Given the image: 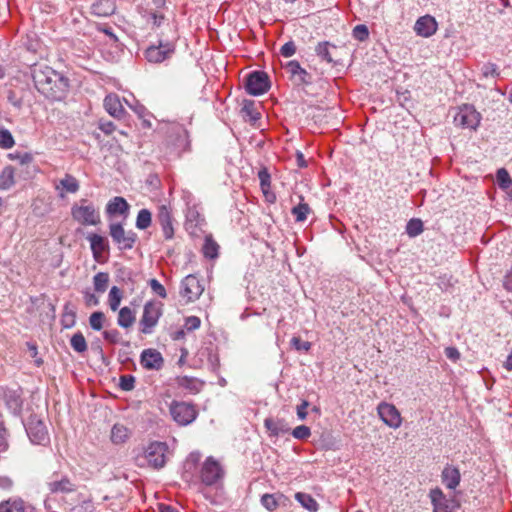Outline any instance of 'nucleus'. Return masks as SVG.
<instances>
[{
    "label": "nucleus",
    "instance_id": "obj_55",
    "mask_svg": "<svg viewBox=\"0 0 512 512\" xmlns=\"http://www.w3.org/2000/svg\"><path fill=\"white\" fill-rule=\"evenodd\" d=\"M84 300L88 306H97L99 304L98 297L90 291L84 292Z\"/></svg>",
    "mask_w": 512,
    "mask_h": 512
},
{
    "label": "nucleus",
    "instance_id": "obj_47",
    "mask_svg": "<svg viewBox=\"0 0 512 512\" xmlns=\"http://www.w3.org/2000/svg\"><path fill=\"white\" fill-rule=\"evenodd\" d=\"M135 378L131 375L120 377V388L124 391H130L134 388Z\"/></svg>",
    "mask_w": 512,
    "mask_h": 512
},
{
    "label": "nucleus",
    "instance_id": "obj_12",
    "mask_svg": "<svg viewBox=\"0 0 512 512\" xmlns=\"http://www.w3.org/2000/svg\"><path fill=\"white\" fill-rule=\"evenodd\" d=\"M175 46L170 42H160L158 46L147 48L145 55L149 62L160 63L174 53Z\"/></svg>",
    "mask_w": 512,
    "mask_h": 512
},
{
    "label": "nucleus",
    "instance_id": "obj_53",
    "mask_svg": "<svg viewBox=\"0 0 512 512\" xmlns=\"http://www.w3.org/2000/svg\"><path fill=\"white\" fill-rule=\"evenodd\" d=\"M200 319L196 316H190L185 321V327L189 331L196 330L200 327Z\"/></svg>",
    "mask_w": 512,
    "mask_h": 512
},
{
    "label": "nucleus",
    "instance_id": "obj_17",
    "mask_svg": "<svg viewBox=\"0 0 512 512\" xmlns=\"http://www.w3.org/2000/svg\"><path fill=\"white\" fill-rule=\"evenodd\" d=\"M161 353L155 349H146L141 353V364L146 369L158 370L163 365Z\"/></svg>",
    "mask_w": 512,
    "mask_h": 512
},
{
    "label": "nucleus",
    "instance_id": "obj_60",
    "mask_svg": "<svg viewBox=\"0 0 512 512\" xmlns=\"http://www.w3.org/2000/svg\"><path fill=\"white\" fill-rule=\"evenodd\" d=\"M100 129H101L105 134H111V133L115 130V125H114V124H113V122H111V121L104 122V123H101V124H100Z\"/></svg>",
    "mask_w": 512,
    "mask_h": 512
},
{
    "label": "nucleus",
    "instance_id": "obj_6",
    "mask_svg": "<svg viewBox=\"0 0 512 512\" xmlns=\"http://www.w3.org/2000/svg\"><path fill=\"white\" fill-rule=\"evenodd\" d=\"M109 234L113 242L116 243L121 250L132 249L137 240L136 233L132 230L126 231L120 223H111L109 225Z\"/></svg>",
    "mask_w": 512,
    "mask_h": 512
},
{
    "label": "nucleus",
    "instance_id": "obj_44",
    "mask_svg": "<svg viewBox=\"0 0 512 512\" xmlns=\"http://www.w3.org/2000/svg\"><path fill=\"white\" fill-rule=\"evenodd\" d=\"M316 53L319 57H321L323 60L327 61L328 63L333 61V59L329 53V43L328 42L319 43L316 47Z\"/></svg>",
    "mask_w": 512,
    "mask_h": 512
},
{
    "label": "nucleus",
    "instance_id": "obj_1",
    "mask_svg": "<svg viewBox=\"0 0 512 512\" xmlns=\"http://www.w3.org/2000/svg\"><path fill=\"white\" fill-rule=\"evenodd\" d=\"M32 77L36 89L45 97L60 100L68 88V80L56 70L45 65H35Z\"/></svg>",
    "mask_w": 512,
    "mask_h": 512
},
{
    "label": "nucleus",
    "instance_id": "obj_8",
    "mask_svg": "<svg viewBox=\"0 0 512 512\" xmlns=\"http://www.w3.org/2000/svg\"><path fill=\"white\" fill-rule=\"evenodd\" d=\"M224 475L223 468L220 463L213 457H208L202 465L200 477L202 482L211 486L218 482Z\"/></svg>",
    "mask_w": 512,
    "mask_h": 512
},
{
    "label": "nucleus",
    "instance_id": "obj_38",
    "mask_svg": "<svg viewBox=\"0 0 512 512\" xmlns=\"http://www.w3.org/2000/svg\"><path fill=\"white\" fill-rule=\"evenodd\" d=\"M151 225V212L147 209H142L138 212L136 219V226L139 229H146Z\"/></svg>",
    "mask_w": 512,
    "mask_h": 512
},
{
    "label": "nucleus",
    "instance_id": "obj_54",
    "mask_svg": "<svg viewBox=\"0 0 512 512\" xmlns=\"http://www.w3.org/2000/svg\"><path fill=\"white\" fill-rule=\"evenodd\" d=\"M8 431L4 426V423L0 421V448L5 450L8 447Z\"/></svg>",
    "mask_w": 512,
    "mask_h": 512
},
{
    "label": "nucleus",
    "instance_id": "obj_15",
    "mask_svg": "<svg viewBox=\"0 0 512 512\" xmlns=\"http://www.w3.org/2000/svg\"><path fill=\"white\" fill-rule=\"evenodd\" d=\"M103 104L107 113L116 119H122L126 114L119 96L115 93L108 94Z\"/></svg>",
    "mask_w": 512,
    "mask_h": 512
},
{
    "label": "nucleus",
    "instance_id": "obj_51",
    "mask_svg": "<svg viewBox=\"0 0 512 512\" xmlns=\"http://www.w3.org/2000/svg\"><path fill=\"white\" fill-rule=\"evenodd\" d=\"M281 55L284 57H291L296 52V45L293 41L286 42L280 49Z\"/></svg>",
    "mask_w": 512,
    "mask_h": 512
},
{
    "label": "nucleus",
    "instance_id": "obj_58",
    "mask_svg": "<svg viewBox=\"0 0 512 512\" xmlns=\"http://www.w3.org/2000/svg\"><path fill=\"white\" fill-rule=\"evenodd\" d=\"M445 355L447 358L456 361L460 358V353L455 347H447L445 349Z\"/></svg>",
    "mask_w": 512,
    "mask_h": 512
},
{
    "label": "nucleus",
    "instance_id": "obj_31",
    "mask_svg": "<svg viewBox=\"0 0 512 512\" xmlns=\"http://www.w3.org/2000/svg\"><path fill=\"white\" fill-rule=\"evenodd\" d=\"M15 184L14 180V168L12 166H6L0 172V189H10Z\"/></svg>",
    "mask_w": 512,
    "mask_h": 512
},
{
    "label": "nucleus",
    "instance_id": "obj_4",
    "mask_svg": "<svg viewBox=\"0 0 512 512\" xmlns=\"http://www.w3.org/2000/svg\"><path fill=\"white\" fill-rule=\"evenodd\" d=\"M23 425L31 442L42 445L49 442L48 426L43 419L26 418Z\"/></svg>",
    "mask_w": 512,
    "mask_h": 512
},
{
    "label": "nucleus",
    "instance_id": "obj_49",
    "mask_svg": "<svg viewBox=\"0 0 512 512\" xmlns=\"http://www.w3.org/2000/svg\"><path fill=\"white\" fill-rule=\"evenodd\" d=\"M291 344L297 351H309L311 348L310 342L302 341L299 337H293L291 339Z\"/></svg>",
    "mask_w": 512,
    "mask_h": 512
},
{
    "label": "nucleus",
    "instance_id": "obj_16",
    "mask_svg": "<svg viewBox=\"0 0 512 512\" xmlns=\"http://www.w3.org/2000/svg\"><path fill=\"white\" fill-rule=\"evenodd\" d=\"M157 219L162 227L165 239L170 240L174 236L171 211L166 205L158 208Z\"/></svg>",
    "mask_w": 512,
    "mask_h": 512
},
{
    "label": "nucleus",
    "instance_id": "obj_62",
    "mask_svg": "<svg viewBox=\"0 0 512 512\" xmlns=\"http://www.w3.org/2000/svg\"><path fill=\"white\" fill-rule=\"evenodd\" d=\"M159 512H178L175 508L165 504L158 505Z\"/></svg>",
    "mask_w": 512,
    "mask_h": 512
},
{
    "label": "nucleus",
    "instance_id": "obj_29",
    "mask_svg": "<svg viewBox=\"0 0 512 512\" xmlns=\"http://www.w3.org/2000/svg\"><path fill=\"white\" fill-rule=\"evenodd\" d=\"M135 313L129 307H123L119 310L117 323L122 328H129L135 322Z\"/></svg>",
    "mask_w": 512,
    "mask_h": 512
},
{
    "label": "nucleus",
    "instance_id": "obj_10",
    "mask_svg": "<svg viewBox=\"0 0 512 512\" xmlns=\"http://www.w3.org/2000/svg\"><path fill=\"white\" fill-rule=\"evenodd\" d=\"M204 287L200 280L194 275L186 276L181 283V296L187 302L195 301L203 293Z\"/></svg>",
    "mask_w": 512,
    "mask_h": 512
},
{
    "label": "nucleus",
    "instance_id": "obj_37",
    "mask_svg": "<svg viewBox=\"0 0 512 512\" xmlns=\"http://www.w3.org/2000/svg\"><path fill=\"white\" fill-rule=\"evenodd\" d=\"M281 495L276 494H264L261 497V504L268 510V511H274L279 506V499L281 498Z\"/></svg>",
    "mask_w": 512,
    "mask_h": 512
},
{
    "label": "nucleus",
    "instance_id": "obj_56",
    "mask_svg": "<svg viewBox=\"0 0 512 512\" xmlns=\"http://www.w3.org/2000/svg\"><path fill=\"white\" fill-rule=\"evenodd\" d=\"M482 71H483V75L484 76H498L499 73H498V70H497V66L493 63H487L483 66L482 68Z\"/></svg>",
    "mask_w": 512,
    "mask_h": 512
},
{
    "label": "nucleus",
    "instance_id": "obj_43",
    "mask_svg": "<svg viewBox=\"0 0 512 512\" xmlns=\"http://www.w3.org/2000/svg\"><path fill=\"white\" fill-rule=\"evenodd\" d=\"M378 416H400L396 407L392 404L382 402L377 407Z\"/></svg>",
    "mask_w": 512,
    "mask_h": 512
},
{
    "label": "nucleus",
    "instance_id": "obj_48",
    "mask_svg": "<svg viewBox=\"0 0 512 512\" xmlns=\"http://www.w3.org/2000/svg\"><path fill=\"white\" fill-rule=\"evenodd\" d=\"M310 429L305 425L297 426L293 429L292 435L297 439H306L310 436Z\"/></svg>",
    "mask_w": 512,
    "mask_h": 512
},
{
    "label": "nucleus",
    "instance_id": "obj_35",
    "mask_svg": "<svg viewBox=\"0 0 512 512\" xmlns=\"http://www.w3.org/2000/svg\"><path fill=\"white\" fill-rule=\"evenodd\" d=\"M70 345L78 353H84L87 350V342L81 332H77L71 337Z\"/></svg>",
    "mask_w": 512,
    "mask_h": 512
},
{
    "label": "nucleus",
    "instance_id": "obj_11",
    "mask_svg": "<svg viewBox=\"0 0 512 512\" xmlns=\"http://www.w3.org/2000/svg\"><path fill=\"white\" fill-rule=\"evenodd\" d=\"M54 189L59 198L64 199L68 193L75 194L80 189V183L71 174L66 173L63 178L54 181Z\"/></svg>",
    "mask_w": 512,
    "mask_h": 512
},
{
    "label": "nucleus",
    "instance_id": "obj_30",
    "mask_svg": "<svg viewBox=\"0 0 512 512\" xmlns=\"http://www.w3.org/2000/svg\"><path fill=\"white\" fill-rule=\"evenodd\" d=\"M295 499L310 512H316L319 508L317 501L307 493L297 492Z\"/></svg>",
    "mask_w": 512,
    "mask_h": 512
},
{
    "label": "nucleus",
    "instance_id": "obj_3",
    "mask_svg": "<svg viewBox=\"0 0 512 512\" xmlns=\"http://www.w3.org/2000/svg\"><path fill=\"white\" fill-rule=\"evenodd\" d=\"M163 314V304L158 301H148L143 307V314L140 319V331L143 334H151L157 326Z\"/></svg>",
    "mask_w": 512,
    "mask_h": 512
},
{
    "label": "nucleus",
    "instance_id": "obj_42",
    "mask_svg": "<svg viewBox=\"0 0 512 512\" xmlns=\"http://www.w3.org/2000/svg\"><path fill=\"white\" fill-rule=\"evenodd\" d=\"M105 320V315L101 311L93 312L89 317V324L92 329L96 331H100L103 328V322Z\"/></svg>",
    "mask_w": 512,
    "mask_h": 512
},
{
    "label": "nucleus",
    "instance_id": "obj_25",
    "mask_svg": "<svg viewBox=\"0 0 512 512\" xmlns=\"http://www.w3.org/2000/svg\"><path fill=\"white\" fill-rule=\"evenodd\" d=\"M90 241L91 250L95 259H98L100 255L108 248L107 240L98 234H91L88 236Z\"/></svg>",
    "mask_w": 512,
    "mask_h": 512
},
{
    "label": "nucleus",
    "instance_id": "obj_9",
    "mask_svg": "<svg viewBox=\"0 0 512 512\" xmlns=\"http://www.w3.org/2000/svg\"><path fill=\"white\" fill-rule=\"evenodd\" d=\"M270 88L268 75L263 71H254L247 77L246 90L250 95H262Z\"/></svg>",
    "mask_w": 512,
    "mask_h": 512
},
{
    "label": "nucleus",
    "instance_id": "obj_40",
    "mask_svg": "<svg viewBox=\"0 0 512 512\" xmlns=\"http://www.w3.org/2000/svg\"><path fill=\"white\" fill-rule=\"evenodd\" d=\"M291 212L295 216L296 221L302 222L306 220L307 215L310 212V207L306 203H300L297 206L293 207Z\"/></svg>",
    "mask_w": 512,
    "mask_h": 512
},
{
    "label": "nucleus",
    "instance_id": "obj_41",
    "mask_svg": "<svg viewBox=\"0 0 512 512\" xmlns=\"http://www.w3.org/2000/svg\"><path fill=\"white\" fill-rule=\"evenodd\" d=\"M496 180L500 188L508 189L512 185V179L506 169L501 168L497 171Z\"/></svg>",
    "mask_w": 512,
    "mask_h": 512
},
{
    "label": "nucleus",
    "instance_id": "obj_39",
    "mask_svg": "<svg viewBox=\"0 0 512 512\" xmlns=\"http://www.w3.org/2000/svg\"><path fill=\"white\" fill-rule=\"evenodd\" d=\"M423 231V223L420 219H411L406 226V232L410 237H416Z\"/></svg>",
    "mask_w": 512,
    "mask_h": 512
},
{
    "label": "nucleus",
    "instance_id": "obj_52",
    "mask_svg": "<svg viewBox=\"0 0 512 512\" xmlns=\"http://www.w3.org/2000/svg\"><path fill=\"white\" fill-rule=\"evenodd\" d=\"M103 337L106 341L116 344L119 342L120 339V333L116 329L107 330L103 332Z\"/></svg>",
    "mask_w": 512,
    "mask_h": 512
},
{
    "label": "nucleus",
    "instance_id": "obj_28",
    "mask_svg": "<svg viewBox=\"0 0 512 512\" xmlns=\"http://www.w3.org/2000/svg\"><path fill=\"white\" fill-rule=\"evenodd\" d=\"M129 209L127 201L122 197H114L107 204L108 214H125Z\"/></svg>",
    "mask_w": 512,
    "mask_h": 512
},
{
    "label": "nucleus",
    "instance_id": "obj_34",
    "mask_svg": "<svg viewBox=\"0 0 512 512\" xmlns=\"http://www.w3.org/2000/svg\"><path fill=\"white\" fill-rule=\"evenodd\" d=\"M123 297V293L117 286H113L110 289L109 295H108V303L109 307L112 311L118 310L121 300Z\"/></svg>",
    "mask_w": 512,
    "mask_h": 512
},
{
    "label": "nucleus",
    "instance_id": "obj_21",
    "mask_svg": "<svg viewBox=\"0 0 512 512\" xmlns=\"http://www.w3.org/2000/svg\"><path fill=\"white\" fill-rule=\"evenodd\" d=\"M170 413L171 416H197L198 411L190 403L173 401L170 405Z\"/></svg>",
    "mask_w": 512,
    "mask_h": 512
},
{
    "label": "nucleus",
    "instance_id": "obj_57",
    "mask_svg": "<svg viewBox=\"0 0 512 512\" xmlns=\"http://www.w3.org/2000/svg\"><path fill=\"white\" fill-rule=\"evenodd\" d=\"M381 420L384 424L392 428H398L402 423V418H381Z\"/></svg>",
    "mask_w": 512,
    "mask_h": 512
},
{
    "label": "nucleus",
    "instance_id": "obj_2",
    "mask_svg": "<svg viewBox=\"0 0 512 512\" xmlns=\"http://www.w3.org/2000/svg\"><path fill=\"white\" fill-rule=\"evenodd\" d=\"M71 217L83 226H96L101 222L99 210L87 199H80L72 205Z\"/></svg>",
    "mask_w": 512,
    "mask_h": 512
},
{
    "label": "nucleus",
    "instance_id": "obj_26",
    "mask_svg": "<svg viewBox=\"0 0 512 512\" xmlns=\"http://www.w3.org/2000/svg\"><path fill=\"white\" fill-rule=\"evenodd\" d=\"M130 434L131 430L128 427L117 423L112 427L110 438L114 444H122L129 439Z\"/></svg>",
    "mask_w": 512,
    "mask_h": 512
},
{
    "label": "nucleus",
    "instance_id": "obj_33",
    "mask_svg": "<svg viewBox=\"0 0 512 512\" xmlns=\"http://www.w3.org/2000/svg\"><path fill=\"white\" fill-rule=\"evenodd\" d=\"M202 250L205 257L214 259L218 257L219 245L213 240L212 236H206Z\"/></svg>",
    "mask_w": 512,
    "mask_h": 512
},
{
    "label": "nucleus",
    "instance_id": "obj_63",
    "mask_svg": "<svg viewBox=\"0 0 512 512\" xmlns=\"http://www.w3.org/2000/svg\"><path fill=\"white\" fill-rule=\"evenodd\" d=\"M180 426L190 424L195 418H174Z\"/></svg>",
    "mask_w": 512,
    "mask_h": 512
},
{
    "label": "nucleus",
    "instance_id": "obj_7",
    "mask_svg": "<svg viewBox=\"0 0 512 512\" xmlns=\"http://www.w3.org/2000/svg\"><path fill=\"white\" fill-rule=\"evenodd\" d=\"M480 120V113L471 105H463L454 116L455 125L472 130L477 128Z\"/></svg>",
    "mask_w": 512,
    "mask_h": 512
},
{
    "label": "nucleus",
    "instance_id": "obj_46",
    "mask_svg": "<svg viewBox=\"0 0 512 512\" xmlns=\"http://www.w3.org/2000/svg\"><path fill=\"white\" fill-rule=\"evenodd\" d=\"M12 134L8 130H0V147L11 148L14 145Z\"/></svg>",
    "mask_w": 512,
    "mask_h": 512
},
{
    "label": "nucleus",
    "instance_id": "obj_64",
    "mask_svg": "<svg viewBox=\"0 0 512 512\" xmlns=\"http://www.w3.org/2000/svg\"><path fill=\"white\" fill-rule=\"evenodd\" d=\"M31 160H32L31 155H29L27 153L19 156V161L21 164L29 163V162H31Z\"/></svg>",
    "mask_w": 512,
    "mask_h": 512
},
{
    "label": "nucleus",
    "instance_id": "obj_18",
    "mask_svg": "<svg viewBox=\"0 0 512 512\" xmlns=\"http://www.w3.org/2000/svg\"><path fill=\"white\" fill-rule=\"evenodd\" d=\"M2 396L8 413L17 415L21 411L22 400L17 391L14 390H2Z\"/></svg>",
    "mask_w": 512,
    "mask_h": 512
},
{
    "label": "nucleus",
    "instance_id": "obj_19",
    "mask_svg": "<svg viewBox=\"0 0 512 512\" xmlns=\"http://www.w3.org/2000/svg\"><path fill=\"white\" fill-rule=\"evenodd\" d=\"M429 496L433 504V512H451L449 501L440 488L432 489Z\"/></svg>",
    "mask_w": 512,
    "mask_h": 512
},
{
    "label": "nucleus",
    "instance_id": "obj_14",
    "mask_svg": "<svg viewBox=\"0 0 512 512\" xmlns=\"http://www.w3.org/2000/svg\"><path fill=\"white\" fill-rule=\"evenodd\" d=\"M437 27L438 24L435 18L430 15H425L416 21L414 30L417 35L427 38L436 33Z\"/></svg>",
    "mask_w": 512,
    "mask_h": 512
},
{
    "label": "nucleus",
    "instance_id": "obj_61",
    "mask_svg": "<svg viewBox=\"0 0 512 512\" xmlns=\"http://www.w3.org/2000/svg\"><path fill=\"white\" fill-rule=\"evenodd\" d=\"M13 486V482L7 478V477H3V478H0V488L3 489V490H10Z\"/></svg>",
    "mask_w": 512,
    "mask_h": 512
},
{
    "label": "nucleus",
    "instance_id": "obj_27",
    "mask_svg": "<svg viewBox=\"0 0 512 512\" xmlns=\"http://www.w3.org/2000/svg\"><path fill=\"white\" fill-rule=\"evenodd\" d=\"M258 178L260 180L261 190H262L263 194L265 195L266 199L271 202L274 201L275 195L270 192L271 177H270L268 170L266 168H262L261 170H259Z\"/></svg>",
    "mask_w": 512,
    "mask_h": 512
},
{
    "label": "nucleus",
    "instance_id": "obj_24",
    "mask_svg": "<svg viewBox=\"0 0 512 512\" xmlns=\"http://www.w3.org/2000/svg\"><path fill=\"white\" fill-rule=\"evenodd\" d=\"M48 487L51 493H70L75 491L76 488L75 484L68 477L51 481Z\"/></svg>",
    "mask_w": 512,
    "mask_h": 512
},
{
    "label": "nucleus",
    "instance_id": "obj_5",
    "mask_svg": "<svg viewBox=\"0 0 512 512\" xmlns=\"http://www.w3.org/2000/svg\"><path fill=\"white\" fill-rule=\"evenodd\" d=\"M168 446L164 442H152L145 449L144 457L154 469H160L167 462Z\"/></svg>",
    "mask_w": 512,
    "mask_h": 512
},
{
    "label": "nucleus",
    "instance_id": "obj_22",
    "mask_svg": "<svg viewBox=\"0 0 512 512\" xmlns=\"http://www.w3.org/2000/svg\"><path fill=\"white\" fill-rule=\"evenodd\" d=\"M92 13L99 17H108L114 14L116 5L112 0H98L91 6Z\"/></svg>",
    "mask_w": 512,
    "mask_h": 512
},
{
    "label": "nucleus",
    "instance_id": "obj_36",
    "mask_svg": "<svg viewBox=\"0 0 512 512\" xmlns=\"http://www.w3.org/2000/svg\"><path fill=\"white\" fill-rule=\"evenodd\" d=\"M109 283V275L105 272L97 273L93 278L95 291L103 293L106 291Z\"/></svg>",
    "mask_w": 512,
    "mask_h": 512
},
{
    "label": "nucleus",
    "instance_id": "obj_32",
    "mask_svg": "<svg viewBox=\"0 0 512 512\" xmlns=\"http://www.w3.org/2000/svg\"><path fill=\"white\" fill-rule=\"evenodd\" d=\"M0 512H25V505L21 499H9L0 503Z\"/></svg>",
    "mask_w": 512,
    "mask_h": 512
},
{
    "label": "nucleus",
    "instance_id": "obj_13",
    "mask_svg": "<svg viewBox=\"0 0 512 512\" xmlns=\"http://www.w3.org/2000/svg\"><path fill=\"white\" fill-rule=\"evenodd\" d=\"M287 73L290 74L291 80L298 86L308 85L311 83L310 74L300 66L298 61L292 60L285 66Z\"/></svg>",
    "mask_w": 512,
    "mask_h": 512
},
{
    "label": "nucleus",
    "instance_id": "obj_59",
    "mask_svg": "<svg viewBox=\"0 0 512 512\" xmlns=\"http://www.w3.org/2000/svg\"><path fill=\"white\" fill-rule=\"evenodd\" d=\"M309 407V403L307 401H303L300 405L297 406V416H307L309 411L307 408Z\"/></svg>",
    "mask_w": 512,
    "mask_h": 512
},
{
    "label": "nucleus",
    "instance_id": "obj_23",
    "mask_svg": "<svg viewBox=\"0 0 512 512\" xmlns=\"http://www.w3.org/2000/svg\"><path fill=\"white\" fill-rule=\"evenodd\" d=\"M264 425L271 436L283 435L289 431V427L281 418H266Z\"/></svg>",
    "mask_w": 512,
    "mask_h": 512
},
{
    "label": "nucleus",
    "instance_id": "obj_20",
    "mask_svg": "<svg viewBox=\"0 0 512 512\" xmlns=\"http://www.w3.org/2000/svg\"><path fill=\"white\" fill-rule=\"evenodd\" d=\"M441 478L448 489L454 490L460 483L461 474L458 468L448 465L443 469Z\"/></svg>",
    "mask_w": 512,
    "mask_h": 512
},
{
    "label": "nucleus",
    "instance_id": "obj_45",
    "mask_svg": "<svg viewBox=\"0 0 512 512\" xmlns=\"http://www.w3.org/2000/svg\"><path fill=\"white\" fill-rule=\"evenodd\" d=\"M352 35L359 41H365L369 36V31L366 25L359 24L353 28Z\"/></svg>",
    "mask_w": 512,
    "mask_h": 512
},
{
    "label": "nucleus",
    "instance_id": "obj_50",
    "mask_svg": "<svg viewBox=\"0 0 512 512\" xmlns=\"http://www.w3.org/2000/svg\"><path fill=\"white\" fill-rule=\"evenodd\" d=\"M150 287L154 293H156L161 298H166V290L164 286L156 279L150 280Z\"/></svg>",
    "mask_w": 512,
    "mask_h": 512
}]
</instances>
